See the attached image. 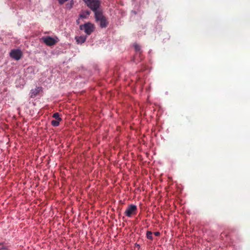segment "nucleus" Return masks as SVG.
<instances>
[{
  "instance_id": "f257e3e1",
  "label": "nucleus",
  "mask_w": 250,
  "mask_h": 250,
  "mask_svg": "<svg viewBox=\"0 0 250 250\" xmlns=\"http://www.w3.org/2000/svg\"><path fill=\"white\" fill-rule=\"evenodd\" d=\"M42 42L48 46H52L57 43L59 40L57 36L51 37L50 36H45L42 38Z\"/></svg>"
},
{
  "instance_id": "f03ea898",
  "label": "nucleus",
  "mask_w": 250,
  "mask_h": 250,
  "mask_svg": "<svg viewBox=\"0 0 250 250\" xmlns=\"http://www.w3.org/2000/svg\"><path fill=\"white\" fill-rule=\"evenodd\" d=\"M80 28L81 30H83L87 35H89L94 31L95 26L93 24L90 22H87L83 25H80Z\"/></svg>"
},
{
  "instance_id": "7ed1b4c3",
  "label": "nucleus",
  "mask_w": 250,
  "mask_h": 250,
  "mask_svg": "<svg viewBox=\"0 0 250 250\" xmlns=\"http://www.w3.org/2000/svg\"><path fill=\"white\" fill-rule=\"evenodd\" d=\"M23 53L20 49H12L9 53V56L13 59L18 61L21 59Z\"/></svg>"
},
{
  "instance_id": "20e7f679",
  "label": "nucleus",
  "mask_w": 250,
  "mask_h": 250,
  "mask_svg": "<svg viewBox=\"0 0 250 250\" xmlns=\"http://www.w3.org/2000/svg\"><path fill=\"white\" fill-rule=\"evenodd\" d=\"M137 210V206L131 204L127 207L125 212V214L128 217H131L132 215L136 214Z\"/></svg>"
},
{
  "instance_id": "39448f33",
  "label": "nucleus",
  "mask_w": 250,
  "mask_h": 250,
  "mask_svg": "<svg viewBox=\"0 0 250 250\" xmlns=\"http://www.w3.org/2000/svg\"><path fill=\"white\" fill-rule=\"evenodd\" d=\"M91 10L98 9L100 6V2L98 0H83Z\"/></svg>"
},
{
  "instance_id": "423d86ee",
  "label": "nucleus",
  "mask_w": 250,
  "mask_h": 250,
  "mask_svg": "<svg viewBox=\"0 0 250 250\" xmlns=\"http://www.w3.org/2000/svg\"><path fill=\"white\" fill-rule=\"evenodd\" d=\"M42 91V87L41 86L36 87L34 89H32L30 92V98L36 97L40 92Z\"/></svg>"
},
{
  "instance_id": "0eeeda50",
  "label": "nucleus",
  "mask_w": 250,
  "mask_h": 250,
  "mask_svg": "<svg viewBox=\"0 0 250 250\" xmlns=\"http://www.w3.org/2000/svg\"><path fill=\"white\" fill-rule=\"evenodd\" d=\"M95 13V17L96 21H100L101 20H102L105 17L103 15V13L100 11H98V9H96L95 10H92Z\"/></svg>"
},
{
  "instance_id": "6e6552de",
  "label": "nucleus",
  "mask_w": 250,
  "mask_h": 250,
  "mask_svg": "<svg viewBox=\"0 0 250 250\" xmlns=\"http://www.w3.org/2000/svg\"><path fill=\"white\" fill-rule=\"evenodd\" d=\"M86 39V37L84 36H77L75 37V40L78 43L82 44L84 43Z\"/></svg>"
},
{
  "instance_id": "1a4fd4ad",
  "label": "nucleus",
  "mask_w": 250,
  "mask_h": 250,
  "mask_svg": "<svg viewBox=\"0 0 250 250\" xmlns=\"http://www.w3.org/2000/svg\"><path fill=\"white\" fill-rule=\"evenodd\" d=\"M99 21L100 22V27L101 28H105V27H106L107 26L108 24V22L107 21L106 19L105 18V17L102 20H101Z\"/></svg>"
},
{
  "instance_id": "9d476101",
  "label": "nucleus",
  "mask_w": 250,
  "mask_h": 250,
  "mask_svg": "<svg viewBox=\"0 0 250 250\" xmlns=\"http://www.w3.org/2000/svg\"><path fill=\"white\" fill-rule=\"evenodd\" d=\"M90 14V12L88 11H86L80 15V18L81 19L86 18Z\"/></svg>"
},
{
  "instance_id": "9b49d317",
  "label": "nucleus",
  "mask_w": 250,
  "mask_h": 250,
  "mask_svg": "<svg viewBox=\"0 0 250 250\" xmlns=\"http://www.w3.org/2000/svg\"><path fill=\"white\" fill-rule=\"evenodd\" d=\"M61 121H59L58 120H52L51 121V125H53V126H58L59 125H60V122H61Z\"/></svg>"
},
{
  "instance_id": "f8f14e48",
  "label": "nucleus",
  "mask_w": 250,
  "mask_h": 250,
  "mask_svg": "<svg viewBox=\"0 0 250 250\" xmlns=\"http://www.w3.org/2000/svg\"><path fill=\"white\" fill-rule=\"evenodd\" d=\"M52 117L55 118L56 120H58L59 121L62 120V118L60 117V114L58 112H56L54 113L52 115Z\"/></svg>"
},
{
  "instance_id": "ddd939ff",
  "label": "nucleus",
  "mask_w": 250,
  "mask_h": 250,
  "mask_svg": "<svg viewBox=\"0 0 250 250\" xmlns=\"http://www.w3.org/2000/svg\"><path fill=\"white\" fill-rule=\"evenodd\" d=\"M146 237L147 239L152 240H153V236H152V233L150 231H147L146 233Z\"/></svg>"
},
{
  "instance_id": "4468645a",
  "label": "nucleus",
  "mask_w": 250,
  "mask_h": 250,
  "mask_svg": "<svg viewBox=\"0 0 250 250\" xmlns=\"http://www.w3.org/2000/svg\"><path fill=\"white\" fill-rule=\"evenodd\" d=\"M133 46L136 52L141 53V46L139 44L135 43Z\"/></svg>"
},
{
  "instance_id": "2eb2a0df",
  "label": "nucleus",
  "mask_w": 250,
  "mask_h": 250,
  "mask_svg": "<svg viewBox=\"0 0 250 250\" xmlns=\"http://www.w3.org/2000/svg\"><path fill=\"white\" fill-rule=\"evenodd\" d=\"M74 5V2L73 0H71L69 3H67L66 5V8L68 9H70L72 7L73 5Z\"/></svg>"
},
{
  "instance_id": "dca6fc26",
  "label": "nucleus",
  "mask_w": 250,
  "mask_h": 250,
  "mask_svg": "<svg viewBox=\"0 0 250 250\" xmlns=\"http://www.w3.org/2000/svg\"><path fill=\"white\" fill-rule=\"evenodd\" d=\"M2 247L0 248V250H7L8 247L3 246V245L1 246Z\"/></svg>"
},
{
  "instance_id": "f3484780",
  "label": "nucleus",
  "mask_w": 250,
  "mask_h": 250,
  "mask_svg": "<svg viewBox=\"0 0 250 250\" xmlns=\"http://www.w3.org/2000/svg\"><path fill=\"white\" fill-rule=\"evenodd\" d=\"M154 234L156 236H159L160 235V233L159 231H156L154 233Z\"/></svg>"
},
{
  "instance_id": "a211bd4d",
  "label": "nucleus",
  "mask_w": 250,
  "mask_h": 250,
  "mask_svg": "<svg viewBox=\"0 0 250 250\" xmlns=\"http://www.w3.org/2000/svg\"><path fill=\"white\" fill-rule=\"evenodd\" d=\"M2 245H3V244H2V243H0V246H2Z\"/></svg>"
}]
</instances>
